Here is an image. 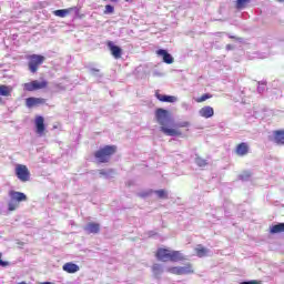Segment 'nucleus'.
<instances>
[{
  "label": "nucleus",
  "instance_id": "f257e3e1",
  "mask_svg": "<svg viewBox=\"0 0 284 284\" xmlns=\"http://www.w3.org/2000/svg\"><path fill=\"white\" fill-rule=\"evenodd\" d=\"M155 120L161 125L160 131L166 136H181V131L176 129H170V112L165 109H158L155 111Z\"/></svg>",
  "mask_w": 284,
  "mask_h": 284
},
{
  "label": "nucleus",
  "instance_id": "f03ea898",
  "mask_svg": "<svg viewBox=\"0 0 284 284\" xmlns=\"http://www.w3.org/2000/svg\"><path fill=\"white\" fill-rule=\"evenodd\" d=\"M116 146L114 145H105L104 148L98 150L94 153V158L97 159L98 163H109L112 154H115Z\"/></svg>",
  "mask_w": 284,
  "mask_h": 284
},
{
  "label": "nucleus",
  "instance_id": "7ed1b4c3",
  "mask_svg": "<svg viewBox=\"0 0 284 284\" xmlns=\"http://www.w3.org/2000/svg\"><path fill=\"white\" fill-rule=\"evenodd\" d=\"M45 61V57L39 54H32L29 57V70L34 74L37 70H39V65H41Z\"/></svg>",
  "mask_w": 284,
  "mask_h": 284
},
{
  "label": "nucleus",
  "instance_id": "20e7f679",
  "mask_svg": "<svg viewBox=\"0 0 284 284\" xmlns=\"http://www.w3.org/2000/svg\"><path fill=\"white\" fill-rule=\"evenodd\" d=\"M166 272H169L170 274H176L178 276L194 274V270H192V264H186L185 266L169 267Z\"/></svg>",
  "mask_w": 284,
  "mask_h": 284
},
{
  "label": "nucleus",
  "instance_id": "39448f33",
  "mask_svg": "<svg viewBox=\"0 0 284 284\" xmlns=\"http://www.w3.org/2000/svg\"><path fill=\"white\" fill-rule=\"evenodd\" d=\"M16 175L19 181H22V183L30 181V171L28 170V166L23 164H18L16 166Z\"/></svg>",
  "mask_w": 284,
  "mask_h": 284
},
{
  "label": "nucleus",
  "instance_id": "423d86ee",
  "mask_svg": "<svg viewBox=\"0 0 284 284\" xmlns=\"http://www.w3.org/2000/svg\"><path fill=\"white\" fill-rule=\"evenodd\" d=\"M108 48L112 57H114V59H121V55L123 54V50L119 45L114 44V42L112 41H109Z\"/></svg>",
  "mask_w": 284,
  "mask_h": 284
},
{
  "label": "nucleus",
  "instance_id": "0eeeda50",
  "mask_svg": "<svg viewBox=\"0 0 284 284\" xmlns=\"http://www.w3.org/2000/svg\"><path fill=\"white\" fill-rule=\"evenodd\" d=\"M156 54H158V57H161V58H162V61H163L164 63H168L169 65L172 64V63H174V57H172V54H170V53L168 52V50L159 49V50L156 51Z\"/></svg>",
  "mask_w": 284,
  "mask_h": 284
},
{
  "label": "nucleus",
  "instance_id": "6e6552de",
  "mask_svg": "<svg viewBox=\"0 0 284 284\" xmlns=\"http://www.w3.org/2000/svg\"><path fill=\"white\" fill-rule=\"evenodd\" d=\"M9 196H10V199H13L19 204L28 201V195H26V193L19 192V191H10Z\"/></svg>",
  "mask_w": 284,
  "mask_h": 284
},
{
  "label": "nucleus",
  "instance_id": "1a4fd4ad",
  "mask_svg": "<svg viewBox=\"0 0 284 284\" xmlns=\"http://www.w3.org/2000/svg\"><path fill=\"white\" fill-rule=\"evenodd\" d=\"M84 232H87V234H99L101 232V224L95 222H89L84 226Z\"/></svg>",
  "mask_w": 284,
  "mask_h": 284
},
{
  "label": "nucleus",
  "instance_id": "9d476101",
  "mask_svg": "<svg viewBox=\"0 0 284 284\" xmlns=\"http://www.w3.org/2000/svg\"><path fill=\"white\" fill-rule=\"evenodd\" d=\"M235 152L237 156H247V154H250V144H247V142L240 143L236 146Z\"/></svg>",
  "mask_w": 284,
  "mask_h": 284
},
{
  "label": "nucleus",
  "instance_id": "9b49d317",
  "mask_svg": "<svg viewBox=\"0 0 284 284\" xmlns=\"http://www.w3.org/2000/svg\"><path fill=\"white\" fill-rule=\"evenodd\" d=\"M171 251L168 248H160L156 252V258L158 261H162L163 263H166V261H170Z\"/></svg>",
  "mask_w": 284,
  "mask_h": 284
},
{
  "label": "nucleus",
  "instance_id": "f8f14e48",
  "mask_svg": "<svg viewBox=\"0 0 284 284\" xmlns=\"http://www.w3.org/2000/svg\"><path fill=\"white\" fill-rule=\"evenodd\" d=\"M43 103H45L43 98H28L26 100L27 108H36L37 105H43Z\"/></svg>",
  "mask_w": 284,
  "mask_h": 284
},
{
  "label": "nucleus",
  "instance_id": "ddd939ff",
  "mask_svg": "<svg viewBox=\"0 0 284 284\" xmlns=\"http://www.w3.org/2000/svg\"><path fill=\"white\" fill-rule=\"evenodd\" d=\"M36 128H37V134H43V132H45V124H44V119L43 116L39 115L36 119Z\"/></svg>",
  "mask_w": 284,
  "mask_h": 284
},
{
  "label": "nucleus",
  "instance_id": "4468645a",
  "mask_svg": "<svg viewBox=\"0 0 284 284\" xmlns=\"http://www.w3.org/2000/svg\"><path fill=\"white\" fill-rule=\"evenodd\" d=\"M155 97L162 103H174V102H176V97H174V95H163V94H160V93H155Z\"/></svg>",
  "mask_w": 284,
  "mask_h": 284
},
{
  "label": "nucleus",
  "instance_id": "2eb2a0df",
  "mask_svg": "<svg viewBox=\"0 0 284 284\" xmlns=\"http://www.w3.org/2000/svg\"><path fill=\"white\" fill-rule=\"evenodd\" d=\"M62 270L64 272H68V274H77V272H79V265H77L74 263H65L62 266Z\"/></svg>",
  "mask_w": 284,
  "mask_h": 284
},
{
  "label": "nucleus",
  "instance_id": "dca6fc26",
  "mask_svg": "<svg viewBox=\"0 0 284 284\" xmlns=\"http://www.w3.org/2000/svg\"><path fill=\"white\" fill-rule=\"evenodd\" d=\"M200 116H203L204 119H211V116H214V109L212 106H204L200 110Z\"/></svg>",
  "mask_w": 284,
  "mask_h": 284
},
{
  "label": "nucleus",
  "instance_id": "f3484780",
  "mask_svg": "<svg viewBox=\"0 0 284 284\" xmlns=\"http://www.w3.org/2000/svg\"><path fill=\"white\" fill-rule=\"evenodd\" d=\"M273 141L276 145H284V131H274Z\"/></svg>",
  "mask_w": 284,
  "mask_h": 284
},
{
  "label": "nucleus",
  "instance_id": "a211bd4d",
  "mask_svg": "<svg viewBox=\"0 0 284 284\" xmlns=\"http://www.w3.org/2000/svg\"><path fill=\"white\" fill-rule=\"evenodd\" d=\"M170 261L172 263H179V261H185V257L180 251H171Z\"/></svg>",
  "mask_w": 284,
  "mask_h": 284
},
{
  "label": "nucleus",
  "instance_id": "6ab92c4d",
  "mask_svg": "<svg viewBox=\"0 0 284 284\" xmlns=\"http://www.w3.org/2000/svg\"><path fill=\"white\" fill-rule=\"evenodd\" d=\"M152 274H153L154 278H161V274H163V265L153 264L152 265Z\"/></svg>",
  "mask_w": 284,
  "mask_h": 284
},
{
  "label": "nucleus",
  "instance_id": "aec40b11",
  "mask_svg": "<svg viewBox=\"0 0 284 284\" xmlns=\"http://www.w3.org/2000/svg\"><path fill=\"white\" fill-rule=\"evenodd\" d=\"M0 97H12V87L0 84Z\"/></svg>",
  "mask_w": 284,
  "mask_h": 284
},
{
  "label": "nucleus",
  "instance_id": "412c9836",
  "mask_svg": "<svg viewBox=\"0 0 284 284\" xmlns=\"http://www.w3.org/2000/svg\"><path fill=\"white\" fill-rule=\"evenodd\" d=\"M100 176H104V179H112L114 178V174H116V171L113 169H102L99 171Z\"/></svg>",
  "mask_w": 284,
  "mask_h": 284
},
{
  "label": "nucleus",
  "instance_id": "4be33fe9",
  "mask_svg": "<svg viewBox=\"0 0 284 284\" xmlns=\"http://www.w3.org/2000/svg\"><path fill=\"white\" fill-rule=\"evenodd\" d=\"M74 10L73 8H69V9H59L53 11L54 17H60V19H64V17H68V14H70V12Z\"/></svg>",
  "mask_w": 284,
  "mask_h": 284
},
{
  "label": "nucleus",
  "instance_id": "5701e85b",
  "mask_svg": "<svg viewBox=\"0 0 284 284\" xmlns=\"http://www.w3.org/2000/svg\"><path fill=\"white\" fill-rule=\"evenodd\" d=\"M195 252H196V255L200 257V258H203V256H207V254H210V250L199 245L196 248H195Z\"/></svg>",
  "mask_w": 284,
  "mask_h": 284
},
{
  "label": "nucleus",
  "instance_id": "b1692460",
  "mask_svg": "<svg viewBox=\"0 0 284 284\" xmlns=\"http://www.w3.org/2000/svg\"><path fill=\"white\" fill-rule=\"evenodd\" d=\"M251 0H237L235 7L237 10H245L250 6Z\"/></svg>",
  "mask_w": 284,
  "mask_h": 284
},
{
  "label": "nucleus",
  "instance_id": "393cba45",
  "mask_svg": "<svg viewBox=\"0 0 284 284\" xmlns=\"http://www.w3.org/2000/svg\"><path fill=\"white\" fill-rule=\"evenodd\" d=\"M281 232H284V223H278L271 227V234H281Z\"/></svg>",
  "mask_w": 284,
  "mask_h": 284
},
{
  "label": "nucleus",
  "instance_id": "a878e982",
  "mask_svg": "<svg viewBox=\"0 0 284 284\" xmlns=\"http://www.w3.org/2000/svg\"><path fill=\"white\" fill-rule=\"evenodd\" d=\"M33 87L36 90H43V88H48V81L43 80V81H38V80H34L33 81Z\"/></svg>",
  "mask_w": 284,
  "mask_h": 284
},
{
  "label": "nucleus",
  "instance_id": "bb28decb",
  "mask_svg": "<svg viewBox=\"0 0 284 284\" xmlns=\"http://www.w3.org/2000/svg\"><path fill=\"white\" fill-rule=\"evenodd\" d=\"M19 202L14 201L12 197H10V201L8 203V210L9 212H14V210H19Z\"/></svg>",
  "mask_w": 284,
  "mask_h": 284
},
{
  "label": "nucleus",
  "instance_id": "cd10ccee",
  "mask_svg": "<svg viewBox=\"0 0 284 284\" xmlns=\"http://www.w3.org/2000/svg\"><path fill=\"white\" fill-rule=\"evenodd\" d=\"M195 163L199 168H205V165H207V160H205L201 156H196L195 158Z\"/></svg>",
  "mask_w": 284,
  "mask_h": 284
},
{
  "label": "nucleus",
  "instance_id": "c85d7f7f",
  "mask_svg": "<svg viewBox=\"0 0 284 284\" xmlns=\"http://www.w3.org/2000/svg\"><path fill=\"white\" fill-rule=\"evenodd\" d=\"M154 194H156L159 199H168V191L165 190H156Z\"/></svg>",
  "mask_w": 284,
  "mask_h": 284
},
{
  "label": "nucleus",
  "instance_id": "c756f323",
  "mask_svg": "<svg viewBox=\"0 0 284 284\" xmlns=\"http://www.w3.org/2000/svg\"><path fill=\"white\" fill-rule=\"evenodd\" d=\"M24 90L27 92H34V90H37L34 89V82L32 81V82L24 83Z\"/></svg>",
  "mask_w": 284,
  "mask_h": 284
},
{
  "label": "nucleus",
  "instance_id": "7c9ffc66",
  "mask_svg": "<svg viewBox=\"0 0 284 284\" xmlns=\"http://www.w3.org/2000/svg\"><path fill=\"white\" fill-rule=\"evenodd\" d=\"M173 128H190L189 121L176 122Z\"/></svg>",
  "mask_w": 284,
  "mask_h": 284
},
{
  "label": "nucleus",
  "instance_id": "2f4dec72",
  "mask_svg": "<svg viewBox=\"0 0 284 284\" xmlns=\"http://www.w3.org/2000/svg\"><path fill=\"white\" fill-rule=\"evenodd\" d=\"M265 85H267V82H258L257 92L258 94H263L265 92Z\"/></svg>",
  "mask_w": 284,
  "mask_h": 284
},
{
  "label": "nucleus",
  "instance_id": "473e14b6",
  "mask_svg": "<svg viewBox=\"0 0 284 284\" xmlns=\"http://www.w3.org/2000/svg\"><path fill=\"white\" fill-rule=\"evenodd\" d=\"M252 176V174H250V172H244L241 175H239V179L241 181H250V178Z\"/></svg>",
  "mask_w": 284,
  "mask_h": 284
},
{
  "label": "nucleus",
  "instance_id": "72a5a7b5",
  "mask_svg": "<svg viewBox=\"0 0 284 284\" xmlns=\"http://www.w3.org/2000/svg\"><path fill=\"white\" fill-rule=\"evenodd\" d=\"M104 14H114V8L112 7V4L105 6Z\"/></svg>",
  "mask_w": 284,
  "mask_h": 284
},
{
  "label": "nucleus",
  "instance_id": "f704fd0d",
  "mask_svg": "<svg viewBox=\"0 0 284 284\" xmlns=\"http://www.w3.org/2000/svg\"><path fill=\"white\" fill-rule=\"evenodd\" d=\"M207 99H212V94L205 93L199 100L197 103H203V101H207Z\"/></svg>",
  "mask_w": 284,
  "mask_h": 284
},
{
  "label": "nucleus",
  "instance_id": "c9c22d12",
  "mask_svg": "<svg viewBox=\"0 0 284 284\" xmlns=\"http://www.w3.org/2000/svg\"><path fill=\"white\" fill-rule=\"evenodd\" d=\"M229 38H230V39H236V41H240V42L243 41V38H236V37H234V36H229Z\"/></svg>",
  "mask_w": 284,
  "mask_h": 284
},
{
  "label": "nucleus",
  "instance_id": "e433bc0d",
  "mask_svg": "<svg viewBox=\"0 0 284 284\" xmlns=\"http://www.w3.org/2000/svg\"><path fill=\"white\" fill-rule=\"evenodd\" d=\"M226 50H234V45L227 44V45H226Z\"/></svg>",
  "mask_w": 284,
  "mask_h": 284
},
{
  "label": "nucleus",
  "instance_id": "4c0bfd02",
  "mask_svg": "<svg viewBox=\"0 0 284 284\" xmlns=\"http://www.w3.org/2000/svg\"><path fill=\"white\" fill-rule=\"evenodd\" d=\"M40 284H54L52 282H43V283H40Z\"/></svg>",
  "mask_w": 284,
  "mask_h": 284
},
{
  "label": "nucleus",
  "instance_id": "58836bf2",
  "mask_svg": "<svg viewBox=\"0 0 284 284\" xmlns=\"http://www.w3.org/2000/svg\"><path fill=\"white\" fill-rule=\"evenodd\" d=\"M91 72H99V70H97V69H91Z\"/></svg>",
  "mask_w": 284,
  "mask_h": 284
},
{
  "label": "nucleus",
  "instance_id": "ea45409f",
  "mask_svg": "<svg viewBox=\"0 0 284 284\" xmlns=\"http://www.w3.org/2000/svg\"><path fill=\"white\" fill-rule=\"evenodd\" d=\"M1 103H3V99L2 98H0V105H1Z\"/></svg>",
  "mask_w": 284,
  "mask_h": 284
},
{
  "label": "nucleus",
  "instance_id": "a19ab883",
  "mask_svg": "<svg viewBox=\"0 0 284 284\" xmlns=\"http://www.w3.org/2000/svg\"><path fill=\"white\" fill-rule=\"evenodd\" d=\"M113 3H116V1H119V0H111Z\"/></svg>",
  "mask_w": 284,
  "mask_h": 284
},
{
  "label": "nucleus",
  "instance_id": "79ce46f5",
  "mask_svg": "<svg viewBox=\"0 0 284 284\" xmlns=\"http://www.w3.org/2000/svg\"><path fill=\"white\" fill-rule=\"evenodd\" d=\"M280 3H283L284 2V0H277Z\"/></svg>",
  "mask_w": 284,
  "mask_h": 284
},
{
  "label": "nucleus",
  "instance_id": "37998d69",
  "mask_svg": "<svg viewBox=\"0 0 284 284\" xmlns=\"http://www.w3.org/2000/svg\"><path fill=\"white\" fill-rule=\"evenodd\" d=\"M183 108H187V104L184 103V104H183Z\"/></svg>",
  "mask_w": 284,
  "mask_h": 284
},
{
  "label": "nucleus",
  "instance_id": "c03bdc74",
  "mask_svg": "<svg viewBox=\"0 0 284 284\" xmlns=\"http://www.w3.org/2000/svg\"><path fill=\"white\" fill-rule=\"evenodd\" d=\"M141 196H148V194H146V193H144V194H142Z\"/></svg>",
  "mask_w": 284,
  "mask_h": 284
},
{
  "label": "nucleus",
  "instance_id": "a18cd8bd",
  "mask_svg": "<svg viewBox=\"0 0 284 284\" xmlns=\"http://www.w3.org/2000/svg\"><path fill=\"white\" fill-rule=\"evenodd\" d=\"M125 1H130V0H125Z\"/></svg>",
  "mask_w": 284,
  "mask_h": 284
}]
</instances>
